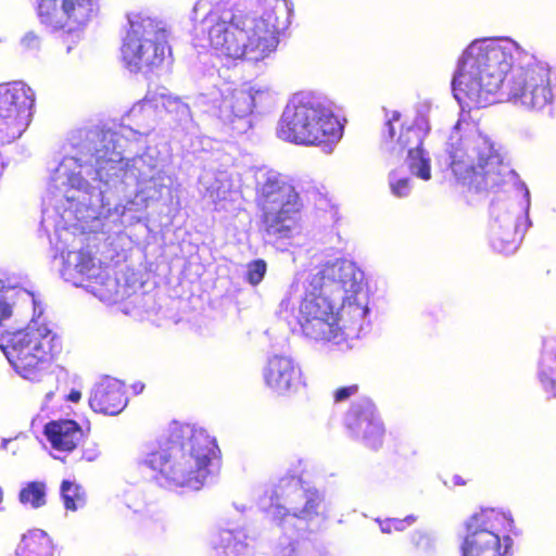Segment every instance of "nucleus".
<instances>
[{"label":"nucleus","mask_w":556,"mask_h":556,"mask_svg":"<svg viewBox=\"0 0 556 556\" xmlns=\"http://www.w3.org/2000/svg\"><path fill=\"white\" fill-rule=\"evenodd\" d=\"M452 88L469 108L486 105L502 90L508 101L540 111L556 100V70L514 42L473 41L459 60Z\"/></svg>","instance_id":"obj_1"},{"label":"nucleus","mask_w":556,"mask_h":556,"mask_svg":"<svg viewBox=\"0 0 556 556\" xmlns=\"http://www.w3.org/2000/svg\"><path fill=\"white\" fill-rule=\"evenodd\" d=\"M195 39L202 48H211L218 56L232 60L266 58L279 42L277 27L263 17L251 16L237 1L212 9L202 20Z\"/></svg>","instance_id":"obj_2"},{"label":"nucleus","mask_w":556,"mask_h":556,"mask_svg":"<svg viewBox=\"0 0 556 556\" xmlns=\"http://www.w3.org/2000/svg\"><path fill=\"white\" fill-rule=\"evenodd\" d=\"M217 452L216 440L204 430L173 422L167 434L147 454L144 464L157 480L175 486L199 488Z\"/></svg>","instance_id":"obj_3"},{"label":"nucleus","mask_w":556,"mask_h":556,"mask_svg":"<svg viewBox=\"0 0 556 556\" xmlns=\"http://www.w3.org/2000/svg\"><path fill=\"white\" fill-rule=\"evenodd\" d=\"M344 125L314 97L293 99L278 125V136L304 146L331 147L343 136Z\"/></svg>","instance_id":"obj_4"},{"label":"nucleus","mask_w":556,"mask_h":556,"mask_svg":"<svg viewBox=\"0 0 556 556\" xmlns=\"http://www.w3.org/2000/svg\"><path fill=\"white\" fill-rule=\"evenodd\" d=\"M56 334L43 320L31 319L25 328L14 327L3 336L1 348L12 367L23 378L39 381L47 365L60 352Z\"/></svg>","instance_id":"obj_5"},{"label":"nucleus","mask_w":556,"mask_h":556,"mask_svg":"<svg viewBox=\"0 0 556 556\" xmlns=\"http://www.w3.org/2000/svg\"><path fill=\"white\" fill-rule=\"evenodd\" d=\"M260 230L276 240H288L300 235L303 228V203L299 192L289 181L267 178L257 195Z\"/></svg>","instance_id":"obj_6"},{"label":"nucleus","mask_w":556,"mask_h":556,"mask_svg":"<svg viewBox=\"0 0 556 556\" xmlns=\"http://www.w3.org/2000/svg\"><path fill=\"white\" fill-rule=\"evenodd\" d=\"M462 556H511L514 518L496 508H481L465 521Z\"/></svg>","instance_id":"obj_7"},{"label":"nucleus","mask_w":556,"mask_h":556,"mask_svg":"<svg viewBox=\"0 0 556 556\" xmlns=\"http://www.w3.org/2000/svg\"><path fill=\"white\" fill-rule=\"evenodd\" d=\"M450 157L454 174L476 192L494 191L505 182L506 166L483 139L471 140L466 151L452 144Z\"/></svg>","instance_id":"obj_8"},{"label":"nucleus","mask_w":556,"mask_h":556,"mask_svg":"<svg viewBox=\"0 0 556 556\" xmlns=\"http://www.w3.org/2000/svg\"><path fill=\"white\" fill-rule=\"evenodd\" d=\"M165 31L152 22L131 24L121 47V58L132 73H152L165 59Z\"/></svg>","instance_id":"obj_9"},{"label":"nucleus","mask_w":556,"mask_h":556,"mask_svg":"<svg viewBox=\"0 0 556 556\" xmlns=\"http://www.w3.org/2000/svg\"><path fill=\"white\" fill-rule=\"evenodd\" d=\"M428 128L420 123L405 124L397 111H392L381 131L382 143L390 146L392 152L401 154L407 152V166L409 170L424 180L431 177L429 160L422 150L424 139Z\"/></svg>","instance_id":"obj_10"},{"label":"nucleus","mask_w":556,"mask_h":556,"mask_svg":"<svg viewBox=\"0 0 556 556\" xmlns=\"http://www.w3.org/2000/svg\"><path fill=\"white\" fill-rule=\"evenodd\" d=\"M35 93L27 85L14 81L0 85V144L18 139L30 122Z\"/></svg>","instance_id":"obj_11"},{"label":"nucleus","mask_w":556,"mask_h":556,"mask_svg":"<svg viewBox=\"0 0 556 556\" xmlns=\"http://www.w3.org/2000/svg\"><path fill=\"white\" fill-rule=\"evenodd\" d=\"M329 296L319 290L305 294L300 303L298 323L304 336L315 341L330 342L342 336L337 304Z\"/></svg>","instance_id":"obj_12"},{"label":"nucleus","mask_w":556,"mask_h":556,"mask_svg":"<svg viewBox=\"0 0 556 556\" xmlns=\"http://www.w3.org/2000/svg\"><path fill=\"white\" fill-rule=\"evenodd\" d=\"M99 11L98 0H38L37 15L51 31L72 33Z\"/></svg>","instance_id":"obj_13"},{"label":"nucleus","mask_w":556,"mask_h":556,"mask_svg":"<svg viewBox=\"0 0 556 556\" xmlns=\"http://www.w3.org/2000/svg\"><path fill=\"white\" fill-rule=\"evenodd\" d=\"M362 273L345 260L326 264L312 278L314 290H321L329 295H338L344 302L353 299L362 290Z\"/></svg>","instance_id":"obj_14"},{"label":"nucleus","mask_w":556,"mask_h":556,"mask_svg":"<svg viewBox=\"0 0 556 556\" xmlns=\"http://www.w3.org/2000/svg\"><path fill=\"white\" fill-rule=\"evenodd\" d=\"M345 426L351 435L363 440L368 448L377 450L381 446L384 429L370 401L351 405L345 416Z\"/></svg>","instance_id":"obj_15"},{"label":"nucleus","mask_w":556,"mask_h":556,"mask_svg":"<svg viewBox=\"0 0 556 556\" xmlns=\"http://www.w3.org/2000/svg\"><path fill=\"white\" fill-rule=\"evenodd\" d=\"M263 377L266 386L279 395L296 393L304 386L300 366L289 356L270 357Z\"/></svg>","instance_id":"obj_16"},{"label":"nucleus","mask_w":556,"mask_h":556,"mask_svg":"<svg viewBox=\"0 0 556 556\" xmlns=\"http://www.w3.org/2000/svg\"><path fill=\"white\" fill-rule=\"evenodd\" d=\"M127 391L119 380L104 378L98 382L89 397V405L96 413L115 416L127 406Z\"/></svg>","instance_id":"obj_17"},{"label":"nucleus","mask_w":556,"mask_h":556,"mask_svg":"<svg viewBox=\"0 0 556 556\" xmlns=\"http://www.w3.org/2000/svg\"><path fill=\"white\" fill-rule=\"evenodd\" d=\"M43 434L56 451H74L84 437L81 427L72 419L51 420L46 424Z\"/></svg>","instance_id":"obj_18"},{"label":"nucleus","mask_w":556,"mask_h":556,"mask_svg":"<svg viewBox=\"0 0 556 556\" xmlns=\"http://www.w3.org/2000/svg\"><path fill=\"white\" fill-rule=\"evenodd\" d=\"M73 270V278L79 279V285L86 283L88 287L102 285L109 277L106 266L102 262L96 261L89 250L80 249L76 253V263ZM78 285V282H76Z\"/></svg>","instance_id":"obj_19"},{"label":"nucleus","mask_w":556,"mask_h":556,"mask_svg":"<svg viewBox=\"0 0 556 556\" xmlns=\"http://www.w3.org/2000/svg\"><path fill=\"white\" fill-rule=\"evenodd\" d=\"M16 556H60L51 538L40 529L28 531L22 536Z\"/></svg>","instance_id":"obj_20"},{"label":"nucleus","mask_w":556,"mask_h":556,"mask_svg":"<svg viewBox=\"0 0 556 556\" xmlns=\"http://www.w3.org/2000/svg\"><path fill=\"white\" fill-rule=\"evenodd\" d=\"M539 379L544 389L556 396V339L544 342L539 362Z\"/></svg>","instance_id":"obj_21"},{"label":"nucleus","mask_w":556,"mask_h":556,"mask_svg":"<svg viewBox=\"0 0 556 556\" xmlns=\"http://www.w3.org/2000/svg\"><path fill=\"white\" fill-rule=\"evenodd\" d=\"M61 496L67 510L75 511L87 503L86 492L83 488L68 480H64L61 484Z\"/></svg>","instance_id":"obj_22"},{"label":"nucleus","mask_w":556,"mask_h":556,"mask_svg":"<svg viewBox=\"0 0 556 556\" xmlns=\"http://www.w3.org/2000/svg\"><path fill=\"white\" fill-rule=\"evenodd\" d=\"M18 500L35 509L42 507L46 505V484L41 481L26 483L18 493Z\"/></svg>","instance_id":"obj_23"},{"label":"nucleus","mask_w":556,"mask_h":556,"mask_svg":"<svg viewBox=\"0 0 556 556\" xmlns=\"http://www.w3.org/2000/svg\"><path fill=\"white\" fill-rule=\"evenodd\" d=\"M12 318L13 304L4 294L0 293V339L13 328Z\"/></svg>","instance_id":"obj_24"},{"label":"nucleus","mask_w":556,"mask_h":556,"mask_svg":"<svg viewBox=\"0 0 556 556\" xmlns=\"http://www.w3.org/2000/svg\"><path fill=\"white\" fill-rule=\"evenodd\" d=\"M407 548L412 552L422 551L429 547L430 539L420 528H414L406 540Z\"/></svg>","instance_id":"obj_25"},{"label":"nucleus","mask_w":556,"mask_h":556,"mask_svg":"<svg viewBox=\"0 0 556 556\" xmlns=\"http://www.w3.org/2000/svg\"><path fill=\"white\" fill-rule=\"evenodd\" d=\"M266 270L267 264L264 260H254L248 264L245 279L250 285L257 286L264 279Z\"/></svg>","instance_id":"obj_26"},{"label":"nucleus","mask_w":556,"mask_h":556,"mask_svg":"<svg viewBox=\"0 0 556 556\" xmlns=\"http://www.w3.org/2000/svg\"><path fill=\"white\" fill-rule=\"evenodd\" d=\"M416 521L414 516H407L405 518H387L380 522L381 531L384 533H391L393 531H406Z\"/></svg>","instance_id":"obj_27"},{"label":"nucleus","mask_w":556,"mask_h":556,"mask_svg":"<svg viewBox=\"0 0 556 556\" xmlns=\"http://www.w3.org/2000/svg\"><path fill=\"white\" fill-rule=\"evenodd\" d=\"M232 96L236 99V103L232 105V109L237 108L239 114H245L252 111L253 97L249 91L238 90L235 91Z\"/></svg>","instance_id":"obj_28"},{"label":"nucleus","mask_w":556,"mask_h":556,"mask_svg":"<svg viewBox=\"0 0 556 556\" xmlns=\"http://www.w3.org/2000/svg\"><path fill=\"white\" fill-rule=\"evenodd\" d=\"M358 392V384H351L346 387H340L333 392L334 403H341L346 401L350 396Z\"/></svg>","instance_id":"obj_29"},{"label":"nucleus","mask_w":556,"mask_h":556,"mask_svg":"<svg viewBox=\"0 0 556 556\" xmlns=\"http://www.w3.org/2000/svg\"><path fill=\"white\" fill-rule=\"evenodd\" d=\"M495 249L503 253H509L516 250L517 242L514 239H505L503 236H497L493 242Z\"/></svg>","instance_id":"obj_30"},{"label":"nucleus","mask_w":556,"mask_h":556,"mask_svg":"<svg viewBox=\"0 0 556 556\" xmlns=\"http://www.w3.org/2000/svg\"><path fill=\"white\" fill-rule=\"evenodd\" d=\"M318 502L315 498H308L299 514H295L299 518L311 519L317 515Z\"/></svg>","instance_id":"obj_31"},{"label":"nucleus","mask_w":556,"mask_h":556,"mask_svg":"<svg viewBox=\"0 0 556 556\" xmlns=\"http://www.w3.org/2000/svg\"><path fill=\"white\" fill-rule=\"evenodd\" d=\"M392 191L397 197H406L409 192L408 179H400L395 184H392Z\"/></svg>","instance_id":"obj_32"},{"label":"nucleus","mask_w":556,"mask_h":556,"mask_svg":"<svg viewBox=\"0 0 556 556\" xmlns=\"http://www.w3.org/2000/svg\"><path fill=\"white\" fill-rule=\"evenodd\" d=\"M66 399L73 403H77L81 399V393L78 390H72L66 396Z\"/></svg>","instance_id":"obj_33"},{"label":"nucleus","mask_w":556,"mask_h":556,"mask_svg":"<svg viewBox=\"0 0 556 556\" xmlns=\"http://www.w3.org/2000/svg\"><path fill=\"white\" fill-rule=\"evenodd\" d=\"M452 483L454 485H466L467 480L463 479L460 476L455 475L452 479Z\"/></svg>","instance_id":"obj_34"},{"label":"nucleus","mask_w":556,"mask_h":556,"mask_svg":"<svg viewBox=\"0 0 556 556\" xmlns=\"http://www.w3.org/2000/svg\"><path fill=\"white\" fill-rule=\"evenodd\" d=\"M2 498H3V492H2V489L0 488V503L2 502Z\"/></svg>","instance_id":"obj_35"}]
</instances>
